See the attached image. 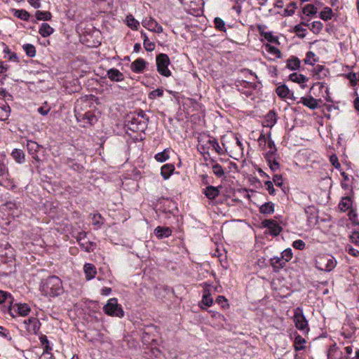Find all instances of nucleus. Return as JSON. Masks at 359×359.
<instances>
[{"label": "nucleus", "mask_w": 359, "mask_h": 359, "mask_svg": "<svg viewBox=\"0 0 359 359\" xmlns=\"http://www.w3.org/2000/svg\"><path fill=\"white\" fill-rule=\"evenodd\" d=\"M40 290L46 296H59L63 292L62 281L57 276H50L42 280Z\"/></svg>", "instance_id": "nucleus-1"}, {"label": "nucleus", "mask_w": 359, "mask_h": 359, "mask_svg": "<svg viewBox=\"0 0 359 359\" xmlns=\"http://www.w3.org/2000/svg\"><path fill=\"white\" fill-rule=\"evenodd\" d=\"M106 314L111 316L122 318L124 316V311L121 306L118 304L116 298H111L103 308Z\"/></svg>", "instance_id": "nucleus-2"}, {"label": "nucleus", "mask_w": 359, "mask_h": 359, "mask_svg": "<svg viewBox=\"0 0 359 359\" xmlns=\"http://www.w3.org/2000/svg\"><path fill=\"white\" fill-rule=\"evenodd\" d=\"M156 62L157 71L161 75L165 77L171 76V72L168 69L170 61L167 54L160 53L156 55Z\"/></svg>", "instance_id": "nucleus-3"}, {"label": "nucleus", "mask_w": 359, "mask_h": 359, "mask_svg": "<svg viewBox=\"0 0 359 359\" xmlns=\"http://www.w3.org/2000/svg\"><path fill=\"white\" fill-rule=\"evenodd\" d=\"M337 262L329 255L318 257L316 260V267L320 271L330 272L336 266Z\"/></svg>", "instance_id": "nucleus-4"}, {"label": "nucleus", "mask_w": 359, "mask_h": 359, "mask_svg": "<svg viewBox=\"0 0 359 359\" xmlns=\"http://www.w3.org/2000/svg\"><path fill=\"white\" fill-rule=\"evenodd\" d=\"M7 159L5 156L0 158V186L13 187V182L9 178L8 171L6 167Z\"/></svg>", "instance_id": "nucleus-5"}, {"label": "nucleus", "mask_w": 359, "mask_h": 359, "mask_svg": "<svg viewBox=\"0 0 359 359\" xmlns=\"http://www.w3.org/2000/svg\"><path fill=\"white\" fill-rule=\"evenodd\" d=\"M30 311L31 309L27 304H16L14 306L10 305L8 307V313L13 318L18 315L26 316Z\"/></svg>", "instance_id": "nucleus-6"}, {"label": "nucleus", "mask_w": 359, "mask_h": 359, "mask_svg": "<svg viewBox=\"0 0 359 359\" xmlns=\"http://www.w3.org/2000/svg\"><path fill=\"white\" fill-rule=\"evenodd\" d=\"M76 238L79 245L84 251L90 252L95 249L96 244L87 239V233L86 232H79Z\"/></svg>", "instance_id": "nucleus-7"}, {"label": "nucleus", "mask_w": 359, "mask_h": 359, "mask_svg": "<svg viewBox=\"0 0 359 359\" xmlns=\"http://www.w3.org/2000/svg\"><path fill=\"white\" fill-rule=\"evenodd\" d=\"M295 327L300 331L308 332L309 330L308 322L300 309H297L294 316Z\"/></svg>", "instance_id": "nucleus-8"}, {"label": "nucleus", "mask_w": 359, "mask_h": 359, "mask_svg": "<svg viewBox=\"0 0 359 359\" xmlns=\"http://www.w3.org/2000/svg\"><path fill=\"white\" fill-rule=\"evenodd\" d=\"M23 324L29 333L34 334H37L41 326L39 320L34 317L25 320Z\"/></svg>", "instance_id": "nucleus-9"}, {"label": "nucleus", "mask_w": 359, "mask_h": 359, "mask_svg": "<svg viewBox=\"0 0 359 359\" xmlns=\"http://www.w3.org/2000/svg\"><path fill=\"white\" fill-rule=\"evenodd\" d=\"M107 75L108 78L112 81L119 82L124 80V75L123 73L115 68H111L107 70Z\"/></svg>", "instance_id": "nucleus-10"}, {"label": "nucleus", "mask_w": 359, "mask_h": 359, "mask_svg": "<svg viewBox=\"0 0 359 359\" xmlns=\"http://www.w3.org/2000/svg\"><path fill=\"white\" fill-rule=\"evenodd\" d=\"M147 62L142 58H137L130 65V69L135 73H141L144 69Z\"/></svg>", "instance_id": "nucleus-11"}, {"label": "nucleus", "mask_w": 359, "mask_h": 359, "mask_svg": "<svg viewBox=\"0 0 359 359\" xmlns=\"http://www.w3.org/2000/svg\"><path fill=\"white\" fill-rule=\"evenodd\" d=\"M41 146L38 144L36 142L28 140L27 142V150L32 156V158H34L36 161H39V156H37V152Z\"/></svg>", "instance_id": "nucleus-12"}, {"label": "nucleus", "mask_w": 359, "mask_h": 359, "mask_svg": "<svg viewBox=\"0 0 359 359\" xmlns=\"http://www.w3.org/2000/svg\"><path fill=\"white\" fill-rule=\"evenodd\" d=\"M219 187L208 186L203 191V194L210 200H214L219 194Z\"/></svg>", "instance_id": "nucleus-13"}, {"label": "nucleus", "mask_w": 359, "mask_h": 359, "mask_svg": "<svg viewBox=\"0 0 359 359\" xmlns=\"http://www.w3.org/2000/svg\"><path fill=\"white\" fill-rule=\"evenodd\" d=\"M154 234L158 238H168L172 234V230L167 226H157L154 229Z\"/></svg>", "instance_id": "nucleus-14"}, {"label": "nucleus", "mask_w": 359, "mask_h": 359, "mask_svg": "<svg viewBox=\"0 0 359 359\" xmlns=\"http://www.w3.org/2000/svg\"><path fill=\"white\" fill-rule=\"evenodd\" d=\"M268 147L269 148V151L264 155L266 161H270V159L271 160L273 158H276L277 156V149L274 142L271 139L268 140Z\"/></svg>", "instance_id": "nucleus-15"}, {"label": "nucleus", "mask_w": 359, "mask_h": 359, "mask_svg": "<svg viewBox=\"0 0 359 359\" xmlns=\"http://www.w3.org/2000/svg\"><path fill=\"white\" fill-rule=\"evenodd\" d=\"M270 264L273 269V271L275 272H278L286 264L281 257H274L271 258L270 259Z\"/></svg>", "instance_id": "nucleus-16"}, {"label": "nucleus", "mask_w": 359, "mask_h": 359, "mask_svg": "<svg viewBox=\"0 0 359 359\" xmlns=\"http://www.w3.org/2000/svg\"><path fill=\"white\" fill-rule=\"evenodd\" d=\"M83 271L86 274V278L89 280L93 279L96 273V268L93 264L86 263L83 266Z\"/></svg>", "instance_id": "nucleus-17"}, {"label": "nucleus", "mask_w": 359, "mask_h": 359, "mask_svg": "<svg viewBox=\"0 0 359 359\" xmlns=\"http://www.w3.org/2000/svg\"><path fill=\"white\" fill-rule=\"evenodd\" d=\"M180 2L189 10L197 11L201 4L202 0H180Z\"/></svg>", "instance_id": "nucleus-18"}, {"label": "nucleus", "mask_w": 359, "mask_h": 359, "mask_svg": "<svg viewBox=\"0 0 359 359\" xmlns=\"http://www.w3.org/2000/svg\"><path fill=\"white\" fill-rule=\"evenodd\" d=\"M175 170V166L173 164L168 163L165 164L161 167V174L165 180H168Z\"/></svg>", "instance_id": "nucleus-19"}, {"label": "nucleus", "mask_w": 359, "mask_h": 359, "mask_svg": "<svg viewBox=\"0 0 359 359\" xmlns=\"http://www.w3.org/2000/svg\"><path fill=\"white\" fill-rule=\"evenodd\" d=\"M13 300V298L11 294L5 291L0 290V304H5L4 306H7L8 308L12 304Z\"/></svg>", "instance_id": "nucleus-20"}, {"label": "nucleus", "mask_w": 359, "mask_h": 359, "mask_svg": "<svg viewBox=\"0 0 359 359\" xmlns=\"http://www.w3.org/2000/svg\"><path fill=\"white\" fill-rule=\"evenodd\" d=\"M300 102L311 109H315L318 106L317 100L311 96L309 97H302Z\"/></svg>", "instance_id": "nucleus-21"}, {"label": "nucleus", "mask_w": 359, "mask_h": 359, "mask_svg": "<svg viewBox=\"0 0 359 359\" xmlns=\"http://www.w3.org/2000/svg\"><path fill=\"white\" fill-rule=\"evenodd\" d=\"M130 129L133 130H143L146 127V122L142 123L138 121V118L133 117L130 121Z\"/></svg>", "instance_id": "nucleus-22"}, {"label": "nucleus", "mask_w": 359, "mask_h": 359, "mask_svg": "<svg viewBox=\"0 0 359 359\" xmlns=\"http://www.w3.org/2000/svg\"><path fill=\"white\" fill-rule=\"evenodd\" d=\"M54 32L53 27H51L48 23L43 22L41 24L40 29L39 30V33L43 37H47L52 34Z\"/></svg>", "instance_id": "nucleus-23"}, {"label": "nucleus", "mask_w": 359, "mask_h": 359, "mask_svg": "<svg viewBox=\"0 0 359 359\" xmlns=\"http://www.w3.org/2000/svg\"><path fill=\"white\" fill-rule=\"evenodd\" d=\"M287 68L290 70H297L300 67V60L298 57L292 56L287 60Z\"/></svg>", "instance_id": "nucleus-24"}, {"label": "nucleus", "mask_w": 359, "mask_h": 359, "mask_svg": "<svg viewBox=\"0 0 359 359\" xmlns=\"http://www.w3.org/2000/svg\"><path fill=\"white\" fill-rule=\"evenodd\" d=\"M352 206V201L349 196L343 197L339 202V208L342 212H346Z\"/></svg>", "instance_id": "nucleus-25"}, {"label": "nucleus", "mask_w": 359, "mask_h": 359, "mask_svg": "<svg viewBox=\"0 0 359 359\" xmlns=\"http://www.w3.org/2000/svg\"><path fill=\"white\" fill-rule=\"evenodd\" d=\"M11 12L13 13V15L22 20L28 21L30 17V14L25 10L21 9H11Z\"/></svg>", "instance_id": "nucleus-26"}, {"label": "nucleus", "mask_w": 359, "mask_h": 359, "mask_svg": "<svg viewBox=\"0 0 359 359\" xmlns=\"http://www.w3.org/2000/svg\"><path fill=\"white\" fill-rule=\"evenodd\" d=\"M276 114L274 111H269L266 116L264 126L266 127H273L276 123Z\"/></svg>", "instance_id": "nucleus-27"}, {"label": "nucleus", "mask_w": 359, "mask_h": 359, "mask_svg": "<svg viewBox=\"0 0 359 359\" xmlns=\"http://www.w3.org/2000/svg\"><path fill=\"white\" fill-rule=\"evenodd\" d=\"M11 113L10 107L5 102L0 105V121H6L8 118Z\"/></svg>", "instance_id": "nucleus-28"}, {"label": "nucleus", "mask_w": 359, "mask_h": 359, "mask_svg": "<svg viewBox=\"0 0 359 359\" xmlns=\"http://www.w3.org/2000/svg\"><path fill=\"white\" fill-rule=\"evenodd\" d=\"M259 212L264 215H271L274 212V204L272 202H266L259 208Z\"/></svg>", "instance_id": "nucleus-29"}, {"label": "nucleus", "mask_w": 359, "mask_h": 359, "mask_svg": "<svg viewBox=\"0 0 359 359\" xmlns=\"http://www.w3.org/2000/svg\"><path fill=\"white\" fill-rule=\"evenodd\" d=\"M90 217L92 219V224L96 229H99L104 223V219L100 213L90 214Z\"/></svg>", "instance_id": "nucleus-30"}, {"label": "nucleus", "mask_w": 359, "mask_h": 359, "mask_svg": "<svg viewBox=\"0 0 359 359\" xmlns=\"http://www.w3.org/2000/svg\"><path fill=\"white\" fill-rule=\"evenodd\" d=\"M276 92L277 95L282 98L290 97V90L285 85L278 86Z\"/></svg>", "instance_id": "nucleus-31"}, {"label": "nucleus", "mask_w": 359, "mask_h": 359, "mask_svg": "<svg viewBox=\"0 0 359 359\" xmlns=\"http://www.w3.org/2000/svg\"><path fill=\"white\" fill-rule=\"evenodd\" d=\"M306 339L300 335H297L294 339V349L295 351H301L305 348Z\"/></svg>", "instance_id": "nucleus-32"}, {"label": "nucleus", "mask_w": 359, "mask_h": 359, "mask_svg": "<svg viewBox=\"0 0 359 359\" xmlns=\"http://www.w3.org/2000/svg\"><path fill=\"white\" fill-rule=\"evenodd\" d=\"M290 79L297 83H304L308 81L309 79L304 75L297 73H292L290 75Z\"/></svg>", "instance_id": "nucleus-33"}, {"label": "nucleus", "mask_w": 359, "mask_h": 359, "mask_svg": "<svg viewBox=\"0 0 359 359\" xmlns=\"http://www.w3.org/2000/svg\"><path fill=\"white\" fill-rule=\"evenodd\" d=\"M156 22H157L154 18H149L143 20L142 25L144 27L152 32L155 27H156Z\"/></svg>", "instance_id": "nucleus-34"}, {"label": "nucleus", "mask_w": 359, "mask_h": 359, "mask_svg": "<svg viewBox=\"0 0 359 359\" xmlns=\"http://www.w3.org/2000/svg\"><path fill=\"white\" fill-rule=\"evenodd\" d=\"M207 144H209L208 148L211 147L213 150H215L217 154H220L222 151V148L220 147L217 140L213 137H209Z\"/></svg>", "instance_id": "nucleus-35"}, {"label": "nucleus", "mask_w": 359, "mask_h": 359, "mask_svg": "<svg viewBox=\"0 0 359 359\" xmlns=\"http://www.w3.org/2000/svg\"><path fill=\"white\" fill-rule=\"evenodd\" d=\"M11 156L19 163H22L25 161V154L20 149H15L12 151Z\"/></svg>", "instance_id": "nucleus-36"}, {"label": "nucleus", "mask_w": 359, "mask_h": 359, "mask_svg": "<svg viewBox=\"0 0 359 359\" xmlns=\"http://www.w3.org/2000/svg\"><path fill=\"white\" fill-rule=\"evenodd\" d=\"M126 22L127 25L134 30H137L140 26L139 22L137 20H135L132 15H127Z\"/></svg>", "instance_id": "nucleus-37"}, {"label": "nucleus", "mask_w": 359, "mask_h": 359, "mask_svg": "<svg viewBox=\"0 0 359 359\" xmlns=\"http://www.w3.org/2000/svg\"><path fill=\"white\" fill-rule=\"evenodd\" d=\"M35 16L38 20H50L52 15L48 11H37L35 13Z\"/></svg>", "instance_id": "nucleus-38"}, {"label": "nucleus", "mask_w": 359, "mask_h": 359, "mask_svg": "<svg viewBox=\"0 0 359 359\" xmlns=\"http://www.w3.org/2000/svg\"><path fill=\"white\" fill-rule=\"evenodd\" d=\"M22 48L27 56L33 57L36 55V48L32 44H25Z\"/></svg>", "instance_id": "nucleus-39"}, {"label": "nucleus", "mask_w": 359, "mask_h": 359, "mask_svg": "<svg viewBox=\"0 0 359 359\" xmlns=\"http://www.w3.org/2000/svg\"><path fill=\"white\" fill-rule=\"evenodd\" d=\"M332 17V10L329 7H325L320 13V18L323 20H330Z\"/></svg>", "instance_id": "nucleus-40"}, {"label": "nucleus", "mask_w": 359, "mask_h": 359, "mask_svg": "<svg viewBox=\"0 0 359 359\" xmlns=\"http://www.w3.org/2000/svg\"><path fill=\"white\" fill-rule=\"evenodd\" d=\"M212 169L213 173L217 177H222V176L224 175V170L223 168L219 163H215L212 165Z\"/></svg>", "instance_id": "nucleus-41"}, {"label": "nucleus", "mask_w": 359, "mask_h": 359, "mask_svg": "<svg viewBox=\"0 0 359 359\" xmlns=\"http://www.w3.org/2000/svg\"><path fill=\"white\" fill-rule=\"evenodd\" d=\"M302 11L306 15H313L317 13V8L313 4H307L304 7Z\"/></svg>", "instance_id": "nucleus-42"}, {"label": "nucleus", "mask_w": 359, "mask_h": 359, "mask_svg": "<svg viewBox=\"0 0 359 359\" xmlns=\"http://www.w3.org/2000/svg\"><path fill=\"white\" fill-rule=\"evenodd\" d=\"M154 158L158 162H161V163L165 162V161H167L169 158V155L168 154V151L166 149H165L164 151L156 154L155 155Z\"/></svg>", "instance_id": "nucleus-43"}, {"label": "nucleus", "mask_w": 359, "mask_h": 359, "mask_svg": "<svg viewBox=\"0 0 359 359\" xmlns=\"http://www.w3.org/2000/svg\"><path fill=\"white\" fill-rule=\"evenodd\" d=\"M311 27H310V29L314 33V34H318L323 29V25L320 21H314L311 24Z\"/></svg>", "instance_id": "nucleus-44"}, {"label": "nucleus", "mask_w": 359, "mask_h": 359, "mask_svg": "<svg viewBox=\"0 0 359 359\" xmlns=\"http://www.w3.org/2000/svg\"><path fill=\"white\" fill-rule=\"evenodd\" d=\"M266 50L269 52V53L275 55L276 57H281V53L277 48L271 46L269 44H266L265 46Z\"/></svg>", "instance_id": "nucleus-45"}, {"label": "nucleus", "mask_w": 359, "mask_h": 359, "mask_svg": "<svg viewBox=\"0 0 359 359\" xmlns=\"http://www.w3.org/2000/svg\"><path fill=\"white\" fill-rule=\"evenodd\" d=\"M305 64L313 65L316 62L315 59V54L312 51H309L306 53V58L304 60Z\"/></svg>", "instance_id": "nucleus-46"}, {"label": "nucleus", "mask_w": 359, "mask_h": 359, "mask_svg": "<svg viewBox=\"0 0 359 359\" xmlns=\"http://www.w3.org/2000/svg\"><path fill=\"white\" fill-rule=\"evenodd\" d=\"M214 23L215 28L217 29L218 30L222 32L226 31L224 21L220 18H215L214 20Z\"/></svg>", "instance_id": "nucleus-47"}, {"label": "nucleus", "mask_w": 359, "mask_h": 359, "mask_svg": "<svg viewBox=\"0 0 359 359\" xmlns=\"http://www.w3.org/2000/svg\"><path fill=\"white\" fill-rule=\"evenodd\" d=\"M163 95V90L162 88H157L154 90L151 91L148 97L150 100H154L157 97H160Z\"/></svg>", "instance_id": "nucleus-48"}, {"label": "nucleus", "mask_w": 359, "mask_h": 359, "mask_svg": "<svg viewBox=\"0 0 359 359\" xmlns=\"http://www.w3.org/2000/svg\"><path fill=\"white\" fill-rule=\"evenodd\" d=\"M269 229L272 235L277 236L281 231L282 228L274 221Z\"/></svg>", "instance_id": "nucleus-49"}, {"label": "nucleus", "mask_w": 359, "mask_h": 359, "mask_svg": "<svg viewBox=\"0 0 359 359\" xmlns=\"http://www.w3.org/2000/svg\"><path fill=\"white\" fill-rule=\"evenodd\" d=\"M323 72H327V69L322 65H317L313 69V76L316 78V79H320L321 75L320 74Z\"/></svg>", "instance_id": "nucleus-50"}, {"label": "nucleus", "mask_w": 359, "mask_h": 359, "mask_svg": "<svg viewBox=\"0 0 359 359\" xmlns=\"http://www.w3.org/2000/svg\"><path fill=\"white\" fill-rule=\"evenodd\" d=\"M282 259L284 260L285 263L289 262L292 258V252L290 248H287L282 253L281 256Z\"/></svg>", "instance_id": "nucleus-51"}, {"label": "nucleus", "mask_w": 359, "mask_h": 359, "mask_svg": "<svg viewBox=\"0 0 359 359\" xmlns=\"http://www.w3.org/2000/svg\"><path fill=\"white\" fill-rule=\"evenodd\" d=\"M297 8V4L295 2H292L288 4L285 9V13L287 15L290 16L294 13V11Z\"/></svg>", "instance_id": "nucleus-52"}, {"label": "nucleus", "mask_w": 359, "mask_h": 359, "mask_svg": "<svg viewBox=\"0 0 359 359\" xmlns=\"http://www.w3.org/2000/svg\"><path fill=\"white\" fill-rule=\"evenodd\" d=\"M266 162L272 171H276L280 168V164L276 161V158H273L271 161H266Z\"/></svg>", "instance_id": "nucleus-53"}, {"label": "nucleus", "mask_w": 359, "mask_h": 359, "mask_svg": "<svg viewBox=\"0 0 359 359\" xmlns=\"http://www.w3.org/2000/svg\"><path fill=\"white\" fill-rule=\"evenodd\" d=\"M271 139V133H269L268 136H266L264 134L262 133L258 139V142L260 146L265 147L266 144H268V140Z\"/></svg>", "instance_id": "nucleus-54"}, {"label": "nucleus", "mask_w": 359, "mask_h": 359, "mask_svg": "<svg viewBox=\"0 0 359 359\" xmlns=\"http://www.w3.org/2000/svg\"><path fill=\"white\" fill-rule=\"evenodd\" d=\"M143 45H144V48L147 50V51H152L154 50L155 48V44L153 42H151L149 39H144V41H143Z\"/></svg>", "instance_id": "nucleus-55"}, {"label": "nucleus", "mask_w": 359, "mask_h": 359, "mask_svg": "<svg viewBox=\"0 0 359 359\" xmlns=\"http://www.w3.org/2000/svg\"><path fill=\"white\" fill-rule=\"evenodd\" d=\"M264 185L270 195L274 196L276 194V189H274L273 182L271 181H266L264 182Z\"/></svg>", "instance_id": "nucleus-56"}, {"label": "nucleus", "mask_w": 359, "mask_h": 359, "mask_svg": "<svg viewBox=\"0 0 359 359\" xmlns=\"http://www.w3.org/2000/svg\"><path fill=\"white\" fill-rule=\"evenodd\" d=\"M213 300L210 294H204L203 296L202 303L205 306H210L212 304Z\"/></svg>", "instance_id": "nucleus-57"}, {"label": "nucleus", "mask_w": 359, "mask_h": 359, "mask_svg": "<svg viewBox=\"0 0 359 359\" xmlns=\"http://www.w3.org/2000/svg\"><path fill=\"white\" fill-rule=\"evenodd\" d=\"M40 340H41L42 346L44 348V351L48 353V350H51V348L49 346V341H48L46 336L43 335V336L41 337Z\"/></svg>", "instance_id": "nucleus-58"}, {"label": "nucleus", "mask_w": 359, "mask_h": 359, "mask_svg": "<svg viewBox=\"0 0 359 359\" xmlns=\"http://www.w3.org/2000/svg\"><path fill=\"white\" fill-rule=\"evenodd\" d=\"M306 244L302 240H296L292 243V247L295 249L303 250Z\"/></svg>", "instance_id": "nucleus-59"}, {"label": "nucleus", "mask_w": 359, "mask_h": 359, "mask_svg": "<svg viewBox=\"0 0 359 359\" xmlns=\"http://www.w3.org/2000/svg\"><path fill=\"white\" fill-rule=\"evenodd\" d=\"M330 161L335 168L339 169L341 167V165L338 161V158L335 154H333L330 156Z\"/></svg>", "instance_id": "nucleus-60"}, {"label": "nucleus", "mask_w": 359, "mask_h": 359, "mask_svg": "<svg viewBox=\"0 0 359 359\" xmlns=\"http://www.w3.org/2000/svg\"><path fill=\"white\" fill-rule=\"evenodd\" d=\"M294 31L298 33V36L301 38H304L305 36L306 29H304L301 25H296L294 27Z\"/></svg>", "instance_id": "nucleus-61"}, {"label": "nucleus", "mask_w": 359, "mask_h": 359, "mask_svg": "<svg viewBox=\"0 0 359 359\" xmlns=\"http://www.w3.org/2000/svg\"><path fill=\"white\" fill-rule=\"evenodd\" d=\"M273 181L275 184L278 187H281L283 185V178L280 175H274L273 177Z\"/></svg>", "instance_id": "nucleus-62"}, {"label": "nucleus", "mask_w": 359, "mask_h": 359, "mask_svg": "<svg viewBox=\"0 0 359 359\" xmlns=\"http://www.w3.org/2000/svg\"><path fill=\"white\" fill-rule=\"evenodd\" d=\"M264 38L271 43H276L277 42L278 39L276 36H273V34L271 32H266L264 33Z\"/></svg>", "instance_id": "nucleus-63"}, {"label": "nucleus", "mask_w": 359, "mask_h": 359, "mask_svg": "<svg viewBox=\"0 0 359 359\" xmlns=\"http://www.w3.org/2000/svg\"><path fill=\"white\" fill-rule=\"evenodd\" d=\"M350 239L352 243H353L356 245H359V232H358V231L353 232V233L350 236Z\"/></svg>", "instance_id": "nucleus-64"}]
</instances>
